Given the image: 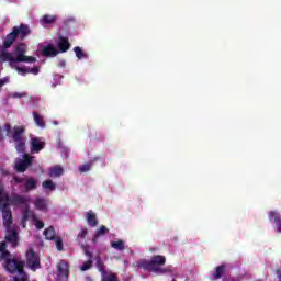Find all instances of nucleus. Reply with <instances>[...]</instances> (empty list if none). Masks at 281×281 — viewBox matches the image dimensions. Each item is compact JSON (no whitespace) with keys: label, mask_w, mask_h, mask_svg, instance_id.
<instances>
[{"label":"nucleus","mask_w":281,"mask_h":281,"mask_svg":"<svg viewBox=\"0 0 281 281\" xmlns=\"http://www.w3.org/2000/svg\"><path fill=\"white\" fill-rule=\"evenodd\" d=\"M166 265V256L156 255L148 259H140L136 261V267L138 269H144V271H148L149 273H155L156 276H164L166 273H172V269L170 266L167 268H162Z\"/></svg>","instance_id":"nucleus-1"},{"label":"nucleus","mask_w":281,"mask_h":281,"mask_svg":"<svg viewBox=\"0 0 281 281\" xmlns=\"http://www.w3.org/2000/svg\"><path fill=\"white\" fill-rule=\"evenodd\" d=\"M12 254L8 251V244L5 241H0V260H3V268L9 273H20L23 276L25 273L24 267L25 261H19L16 259H12Z\"/></svg>","instance_id":"nucleus-2"},{"label":"nucleus","mask_w":281,"mask_h":281,"mask_svg":"<svg viewBox=\"0 0 281 281\" xmlns=\"http://www.w3.org/2000/svg\"><path fill=\"white\" fill-rule=\"evenodd\" d=\"M30 34H32V30H30L27 24L22 23L20 26H14L12 32L7 34L5 38L3 40L2 47L4 49H10L19 36L21 41H25Z\"/></svg>","instance_id":"nucleus-3"},{"label":"nucleus","mask_w":281,"mask_h":281,"mask_svg":"<svg viewBox=\"0 0 281 281\" xmlns=\"http://www.w3.org/2000/svg\"><path fill=\"white\" fill-rule=\"evenodd\" d=\"M25 135V126L19 125L14 126L11 133V138L13 139L15 144V150L16 153H25V142L26 138Z\"/></svg>","instance_id":"nucleus-4"},{"label":"nucleus","mask_w":281,"mask_h":281,"mask_svg":"<svg viewBox=\"0 0 281 281\" xmlns=\"http://www.w3.org/2000/svg\"><path fill=\"white\" fill-rule=\"evenodd\" d=\"M27 46L24 43L19 44L15 47V60L18 63H36V57L26 56Z\"/></svg>","instance_id":"nucleus-5"},{"label":"nucleus","mask_w":281,"mask_h":281,"mask_svg":"<svg viewBox=\"0 0 281 281\" xmlns=\"http://www.w3.org/2000/svg\"><path fill=\"white\" fill-rule=\"evenodd\" d=\"M26 265L32 271L41 269V257L32 248L26 251Z\"/></svg>","instance_id":"nucleus-6"},{"label":"nucleus","mask_w":281,"mask_h":281,"mask_svg":"<svg viewBox=\"0 0 281 281\" xmlns=\"http://www.w3.org/2000/svg\"><path fill=\"white\" fill-rule=\"evenodd\" d=\"M0 210L2 212L3 224L7 227H11L12 226V210H10V202H2L0 204Z\"/></svg>","instance_id":"nucleus-7"},{"label":"nucleus","mask_w":281,"mask_h":281,"mask_svg":"<svg viewBox=\"0 0 281 281\" xmlns=\"http://www.w3.org/2000/svg\"><path fill=\"white\" fill-rule=\"evenodd\" d=\"M4 239L7 243H10L12 247H19V232L11 226H7Z\"/></svg>","instance_id":"nucleus-8"},{"label":"nucleus","mask_w":281,"mask_h":281,"mask_svg":"<svg viewBox=\"0 0 281 281\" xmlns=\"http://www.w3.org/2000/svg\"><path fill=\"white\" fill-rule=\"evenodd\" d=\"M30 142H31V145H30L31 153L33 154H38L41 153V150L45 148V140L41 137L33 136L31 137Z\"/></svg>","instance_id":"nucleus-9"},{"label":"nucleus","mask_w":281,"mask_h":281,"mask_svg":"<svg viewBox=\"0 0 281 281\" xmlns=\"http://www.w3.org/2000/svg\"><path fill=\"white\" fill-rule=\"evenodd\" d=\"M29 166H32V157L30 154H24L23 159L15 164V170L16 172H25Z\"/></svg>","instance_id":"nucleus-10"},{"label":"nucleus","mask_w":281,"mask_h":281,"mask_svg":"<svg viewBox=\"0 0 281 281\" xmlns=\"http://www.w3.org/2000/svg\"><path fill=\"white\" fill-rule=\"evenodd\" d=\"M57 47L60 54H65V52H69V49L71 48V44L69 43V37H65L61 35L58 36Z\"/></svg>","instance_id":"nucleus-11"},{"label":"nucleus","mask_w":281,"mask_h":281,"mask_svg":"<svg viewBox=\"0 0 281 281\" xmlns=\"http://www.w3.org/2000/svg\"><path fill=\"white\" fill-rule=\"evenodd\" d=\"M42 54L46 58H54V57L58 56L59 52H58V49H56V47H54V45L48 44L42 48Z\"/></svg>","instance_id":"nucleus-12"},{"label":"nucleus","mask_w":281,"mask_h":281,"mask_svg":"<svg viewBox=\"0 0 281 281\" xmlns=\"http://www.w3.org/2000/svg\"><path fill=\"white\" fill-rule=\"evenodd\" d=\"M27 201H30V199L25 195L15 194L11 199L9 198V205H25L27 204Z\"/></svg>","instance_id":"nucleus-13"},{"label":"nucleus","mask_w":281,"mask_h":281,"mask_svg":"<svg viewBox=\"0 0 281 281\" xmlns=\"http://www.w3.org/2000/svg\"><path fill=\"white\" fill-rule=\"evenodd\" d=\"M268 218L270 221V223H276L277 224V232H279V234H281V217H280V213L276 212V211H270Z\"/></svg>","instance_id":"nucleus-14"},{"label":"nucleus","mask_w":281,"mask_h":281,"mask_svg":"<svg viewBox=\"0 0 281 281\" xmlns=\"http://www.w3.org/2000/svg\"><path fill=\"white\" fill-rule=\"evenodd\" d=\"M57 271L59 276H64V278H69V263L65 260H60L57 267Z\"/></svg>","instance_id":"nucleus-15"},{"label":"nucleus","mask_w":281,"mask_h":281,"mask_svg":"<svg viewBox=\"0 0 281 281\" xmlns=\"http://www.w3.org/2000/svg\"><path fill=\"white\" fill-rule=\"evenodd\" d=\"M56 21H58L57 15L45 14L41 18L40 23L41 25H54Z\"/></svg>","instance_id":"nucleus-16"},{"label":"nucleus","mask_w":281,"mask_h":281,"mask_svg":"<svg viewBox=\"0 0 281 281\" xmlns=\"http://www.w3.org/2000/svg\"><path fill=\"white\" fill-rule=\"evenodd\" d=\"M38 186V181L34 178H27L24 183L25 192H32V190H36Z\"/></svg>","instance_id":"nucleus-17"},{"label":"nucleus","mask_w":281,"mask_h":281,"mask_svg":"<svg viewBox=\"0 0 281 281\" xmlns=\"http://www.w3.org/2000/svg\"><path fill=\"white\" fill-rule=\"evenodd\" d=\"M0 59L2 60V63H10L11 67H12V65L19 63L16 60V57H13L12 54H10L8 52H2L0 54Z\"/></svg>","instance_id":"nucleus-18"},{"label":"nucleus","mask_w":281,"mask_h":281,"mask_svg":"<svg viewBox=\"0 0 281 281\" xmlns=\"http://www.w3.org/2000/svg\"><path fill=\"white\" fill-rule=\"evenodd\" d=\"M45 236V240H56L58 236H56V228L54 226H48L47 228L44 229L43 232Z\"/></svg>","instance_id":"nucleus-19"},{"label":"nucleus","mask_w":281,"mask_h":281,"mask_svg":"<svg viewBox=\"0 0 281 281\" xmlns=\"http://www.w3.org/2000/svg\"><path fill=\"white\" fill-rule=\"evenodd\" d=\"M34 206L41 212L47 210V200L45 198H36L34 200Z\"/></svg>","instance_id":"nucleus-20"},{"label":"nucleus","mask_w":281,"mask_h":281,"mask_svg":"<svg viewBox=\"0 0 281 281\" xmlns=\"http://www.w3.org/2000/svg\"><path fill=\"white\" fill-rule=\"evenodd\" d=\"M100 159V157H94L91 160H89L87 164H83L79 167V172H89V170H91L93 164H95V161H98Z\"/></svg>","instance_id":"nucleus-21"},{"label":"nucleus","mask_w":281,"mask_h":281,"mask_svg":"<svg viewBox=\"0 0 281 281\" xmlns=\"http://www.w3.org/2000/svg\"><path fill=\"white\" fill-rule=\"evenodd\" d=\"M64 173H65V169H63V167L54 166V167L50 168L48 175L52 178H56V177H63Z\"/></svg>","instance_id":"nucleus-22"},{"label":"nucleus","mask_w":281,"mask_h":281,"mask_svg":"<svg viewBox=\"0 0 281 281\" xmlns=\"http://www.w3.org/2000/svg\"><path fill=\"white\" fill-rule=\"evenodd\" d=\"M86 218L88 221V224L91 226V227H97L98 225V216L95 215V213H93V211H89L87 214H86Z\"/></svg>","instance_id":"nucleus-23"},{"label":"nucleus","mask_w":281,"mask_h":281,"mask_svg":"<svg viewBox=\"0 0 281 281\" xmlns=\"http://www.w3.org/2000/svg\"><path fill=\"white\" fill-rule=\"evenodd\" d=\"M225 274V266H218L215 269V272L213 273V280H221V278H223V276Z\"/></svg>","instance_id":"nucleus-24"},{"label":"nucleus","mask_w":281,"mask_h":281,"mask_svg":"<svg viewBox=\"0 0 281 281\" xmlns=\"http://www.w3.org/2000/svg\"><path fill=\"white\" fill-rule=\"evenodd\" d=\"M33 117L35 124L40 126V128H45V120L43 119V116H41V114H38V112H33Z\"/></svg>","instance_id":"nucleus-25"},{"label":"nucleus","mask_w":281,"mask_h":281,"mask_svg":"<svg viewBox=\"0 0 281 281\" xmlns=\"http://www.w3.org/2000/svg\"><path fill=\"white\" fill-rule=\"evenodd\" d=\"M31 218H32L33 225L36 227V229H43L45 227V223L43 221L38 220V217H36L35 214H32Z\"/></svg>","instance_id":"nucleus-26"},{"label":"nucleus","mask_w":281,"mask_h":281,"mask_svg":"<svg viewBox=\"0 0 281 281\" xmlns=\"http://www.w3.org/2000/svg\"><path fill=\"white\" fill-rule=\"evenodd\" d=\"M111 247L117 251H124V249H126V246H124V241L122 239L112 241Z\"/></svg>","instance_id":"nucleus-27"},{"label":"nucleus","mask_w":281,"mask_h":281,"mask_svg":"<svg viewBox=\"0 0 281 281\" xmlns=\"http://www.w3.org/2000/svg\"><path fill=\"white\" fill-rule=\"evenodd\" d=\"M74 52L76 54V57L79 59V60H82L85 58H87V53H85V50H82V48L80 46H76L74 48Z\"/></svg>","instance_id":"nucleus-28"},{"label":"nucleus","mask_w":281,"mask_h":281,"mask_svg":"<svg viewBox=\"0 0 281 281\" xmlns=\"http://www.w3.org/2000/svg\"><path fill=\"white\" fill-rule=\"evenodd\" d=\"M42 188H44L45 190H50V192H54V190H56V184L52 180H45L42 183Z\"/></svg>","instance_id":"nucleus-29"},{"label":"nucleus","mask_w":281,"mask_h":281,"mask_svg":"<svg viewBox=\"0 0 281 281\" xmlns=\"http://www.w3.org/2000/svg\"><path fill=\"white\" fill-rule=\"evenodd\" d=\"M1 203H10V195L3 193V184L0 183V204Z\"/></svg>","instance_id":"nucleus-30"},{"label":"nucleus","mask_w":281,"mask_h":281,"mask_svg":"<svg viewBox=\"0 0 281 281\" xmlns=\"http://www.w3.org/2000/svg\"><path fill=\"white\" fill-rule=\"evenodd\" d=\"M101 281H120L116 273L101 274Z\"/></svg>","instance_id":"nucleus-31"},{"label":"nucleus","mask_w":281,"mask_h":281,"mask_svg":"<svg viewBox=\"0 0 281 281\" xmlns=\"http://www.w3.org/2000/svg\"><path fill=\"white\" fill-rule=\"evenodd\" d=\"M32 218V214L30 215V209L24 210L23 215H22V225L25 227L27 221Z\"/></svg>","instance_id":"nucleus-32"},{"label":"nucleus","mask_w":281,"mask_h":281,"mask_svg":"<svg viewBox=\"0 0 281 281\" xmlns=\"http://www.w3.org/2000/svg\"><path fill=\"white\" fill-rule=\"evenodd\" d=\"M53 241L56 245L57 251H63L64 249L63 238L60 236H57Z\"/></svg>","instance_id":"nucleus-33"},{"label":"nucleus","mask_w":281,"mask_h":281,"mask_svg":"<svg viewBox=\"0 0 281 281\" xmlns=\"http://www.w3.org/2000/svg\"><path fill=\"white\" fill-rule=\"evenodd\" d=\"M81 249H83L85 256H87L88 260H93V254L89 251V246L81 244Z\"/></svg>","instance_id":"nucleus-34"},{"label":"nucleus","mask_w":281,"mask_h":281,"mask_svg":"<svg viewBox=\"0 0 281 281\" xmlns=\"http://www.w3.org/2000/svg\"><path fill=\"white\" fill-rule=\"evenodd\" d=\"M81 249H83L85 256H87L88 260H93V254L89 251V246L81 244Z\"/></svg>","instance_id":"nucleus-35"},{"label":"nucleus","mask_w":281,"mask_h":281,"mask_svg":"<svg viewBox=\"0 0 281 281\" xmlns=\"http://www.w3.org/2000/svg\"><path fill=\"white\" fill-rule=\"evenodd\" d=\"M97 268L100 271L101 276H106V269L102 260H97Z\"/></svg>","instance_id":"nucleus-36"},{"label":"nucleus","mask_w":281,"mask_h":281,"mask_svg":"<svg viewBox=\"0 0 281 281\" xmlns=\"http://www.w3.org/2000/svg\"><path fill=\"white\" fill-rule=\"evenodd\" d=\"M106 232H109V228H106V226L102 225L100 227V229H97L94 238H100V236H104V234H106Z\"/></svg>","instance_id":"nucleus-37"},{"label":"nucleus","mask_w":281,"mask_h":281,"mask_svg":"<svg viewBox=\"0 0 281 281\" xmlns=\"http://www.w3.org/2000/svg\"><path fill=\"white\" fill-rule=\"evenodd\" d=\"M91 267H93V260H87L86 262H83V265L80 267L81 271H89V269H91Z\"/></svg>","instance_id":"nucleus-38"},{"label":"nucleus","mask_w":281,"mask_h":281,"mask_svg":"<svg viewBox=\"0 0 281 281\" xmlns=\"http://www.w3.org/2000/svg\"><path fill=\"white\" fill-rule=\"evenodd\" d=\"M87 234H89V231L87 228H81V232L77 236V240H85L87 238Z\"/></svg>","instance_id":"nucleus-39"},{"label":"nucleus","mask_w":281,"mask_h":281,"mask_svg":"<svg viewBox=\"0 0 281 281\" xmlns=\"http://www.w3.org/2000/svg\"><path fill=\"white\" fill-rule=\"evenodd\" d=\"M18 74H20L21 76H25L26 74H30V68L27 67H15Z\"/></svg>","instance_id":"nucleus-40"},{"label":"nucleus","mask_w":281,"mask_h":281,"mask_svg":"<svg viewBox=\"0 0 281 281\" xmlns=\"http://www.w3.org/2000/svg\"><path fill=\"white\" fill-rule=\"evenodd\" d=\"M40 71H41V68L38 66H35L33 68H29V74H33L34 76H38Z\"/></svg>","instance_id":"nucleus-41"},{"label":"nucleus","mask_w":281,"mask_h":281,"mask_svg":"<svg viewBox=\"0 0 281 281\" xmlns=\"http://www.w3.org/2000/svg\"><path fill=\"white\" fill-rule=\"evenodd\" d=\"M8 82H10V78H8V77L0 79V89H1V87L8 85Z\"/></svg>","instance_id":"nucleus-42"},{"label":"nucleus","mask_w":281,"mask_h":281,"mask_svg":"<svg viewBox=\"0 0 281 281\" xmlns=\"http://www.w3.org/2000/svg\"><path fill=\"white\" fill-rule=\"evenodd\" d=\"M23 277L19 278V277H15L13 279V281H27V277L25 276V273H22Z\"/></svg>","instance_id":"nucleus-43"},{"label":"nucleus","mask_w":281,"mask_h":281,"mask_svg":"<svg viewBox=\"0 0 281 281\" xmlns=\"http://www.w3.org/2000/svg\"><path fill=\"white\" fill-rule=\"evenodd\" d=\"M13 181H14L15 183H23V182L25 181V179H24V178H20V177H14V178H13Z\"/></svg>","instance_id":"nucleus-44"},{"label":"nucleus","mask_w":281,"mask_h":281,"mask_svg":"<svg viewBox=\"0 0 281 281\" xmlns=\"http://www.w3.org/2000/svg\"><path fill=\"white\" fill-rule=\"evenodd\" d=\"M8 135H10V132L12 131V125H10V123H7L5 126H4Z\"/></svg>","instance_id":"nucleus-45"},{"label":"nucleus","mask_w":281,"mask_h":281,"mask_svg":"<svg viewBox=\"0 0 281 281\" xmlns=\"http://www.w3.org/2000/svg\"><path fill=\"white\" fill-rule=\"evenodd\" d=\"M76 21V19H74V18H70V19H68V20H65V25H69V23H74Z\"/></svg>","instance_id":"nucleus-46"},{"label":"nucleus","mask_w":281,"mask_h":281,"mask_svg":"<svg viewBox=\"0 0 281 281\" xmlns=\"http://www.w3.org/2000/svg\"><path fill=\"white\" fill-rule=\"evenodd\" d=\"M23 95H25V94L15 92L12 94V98H23Z\"/></svg>","instance_id":"nucleus-47"},{"label":"nucleus","mask_w":281,"mask_h":281,"mask_svg":"<svg viewBox=\"0 0 281 281\" xmlns=\"http://www.w3.org/2000/svg\"><path fill=\"white\" fill-rule=\"evenodd\" d=\"M278 278H279V280L281 281V273H279Z\"/></svg>","instance_id":"nucleus-48"},{"label":"nucleus","mask_w":281,"mask_h":281,"mask_svg":"<svg viewBox=\"0 0 281 281\" xmlns=\"http://www.w3.org/2000/svg\"><path fill=\"white\" fill-rule=\"evenodd\" d=\"M0 281H3V279H2V278H0Z\"/></svg>","instance_id":"nucleus-49"}]
</instances>
